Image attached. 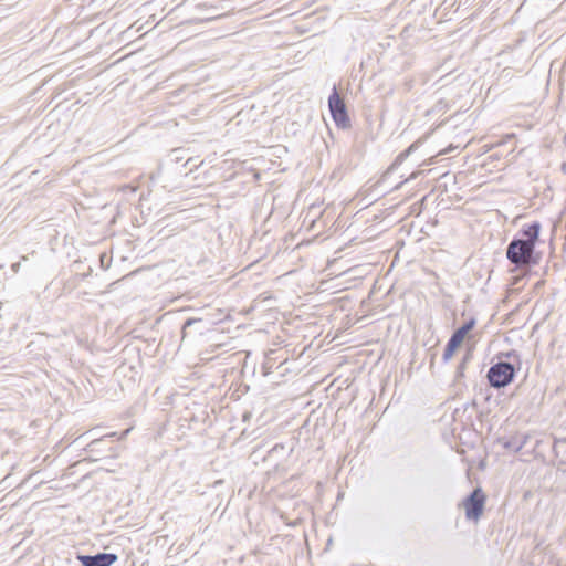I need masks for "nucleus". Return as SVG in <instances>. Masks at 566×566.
<instances>
[{
	"instance_id": "412c9836",
	"label": "nucleus",
	"mask_w": 566,
	"mask_h": 566,
	"mask_svg": "<svg viewBox=\"0 0 566 566\" xmlns=\"http://www.w3.org/2000/svg\"><path fill=\"white\" fill-rule=\"evenodd\" d=\"M116 433L115 432H112L109 434H107V437H114Z\"/></svg>"
},
{
	"instance_id": "f03ea898",
	"label": "nucleus",
	"mask_w": 566,
	"mask_h": 566,
	"mask_svg": "<svg viewBox=\"0 0 566 566\" xmlns=\"http://www.w3.org/2000/svg\"><path fill=\"white\" fill-rule=\"evenodd\" d=\"M518 368L510 361L500 360L493 364L486 374L490 386L495 389L509 386L514 380Z\"/></svg>"
},
{
	"instance_id": "4468645a",
	"label": "nucleus",
	"mask_w": 566,
	"mask_h": 566,
	"mask_svg": "<svg viewBox=\"0 0 566 566\" xmlns=\"http://www.w3.org/2000/svg\"><path fill=\"white\" fill-rule=\"evenodd\" d=\"M467 360H468V357H464L462 359V361L459 364L458 369H457V375L458 376H463V371L465 369Z\"/></svg>"
},
{
	"instance_id": "423d86ee",
	"label": "nucleus",
	"mask_w": 566,
	"mask_h": 566,
	"mask_svg": "<svg viewBox=\"0 0 566 566\" xmlns=\"http://www.w3.org/2000/svg\"><path fill=\"white\" fill-rule=\"evenodd\" d=\"M539 230H541V224H539V222L535 221V222L528 224L527 227L523 228L522 233H523L524 238H521V239L523 241L531 242V243H533V245H535L536 241L538 240Z\"/></svg>"
},
{
	"instance_id": "1a4fd4ad",
	"label": "nucleus",
	"mask_w": 566,
	"mask_h": 566,
	"mask_svg": "<svg viewBox=\"0 0 566 566\" xmlns=\"http://www.w3.org/2000/svg\"><path fill=\"white\" fill-rule=\"evenodd\" d=\"M415 147H416V146H415V144H412V145H410L406 150H403L402 153H400V154L397 156V158H396V160H395V163H394V166H395V165H399V164H401V163H402V161H403V160H405V159H406V158H407V157H408V156L413 151Z\"/></svg>"
},
{
	"instance_id": "39448f33",
	"label": "nucleus",
	"mask_w": 566,
	"mask_h": 566,
	"mask_svg": "<svg viewBox=\"0 0 566 566\" xmlns=\"http://www.w3.org/2000/svg\"><path fill=\"white\" fill-rule=\"evenodd\" d=\"M82 566H111L117 560V555L113 553H98L96 555H78Z\"/></svg>"
},
{
	"instance_id": "f3484780",
	"label": "nucleus",
	"mask_w": 566,
	"mask_h": 566,
	"mask_svg": "<svg viewBox=\"0 0 566 566\" xmlns=\"http://www.w3.org/2000/svg\"><path fill=\"white\" fill-rule=\"evenodd\" d=\"M20 266H21V263L20 262H15L11 265V270L14 272V273H18L19 270H20Z\"/></svg>"
},
{
	"instance_id": "9b49d317",
	"label": "nucleus",
	"mask_w": 566,
	"mask_h": 566,
	"mask_svg": "<svg viewBox=\"0 0 566 566\" xmlns=\"http://www.w3.org/2000/svg\"><path fill=\"white\" fill-rule=\"evenodd\" d=\"M455 349H457V347L452 346V344L450 342H448L446 345L444 352H443V359L444 360L450 359L453 356Z\"/></svg>"
},
{
	"instance_id": "6ab92c4d",
	"label": "nucleus",
	"mask_w": 566,
	"mask_h": 566,
	"mask_svg": "<svg viewBox=\"0 0 566 566\" xmlns=\"http://www.w3.org/2000/svg\"><path fill=\"white\" fill-rule=\"evenodd\" d=\"M520 280H521L520 277H515L513 281V284H518Z\"/></svg>"
},
{
	"instance_id": "dca6fc26",
	"label": "nucleus",
	"mask_w": 566,
	"mask_h": 566,
	"mask_svg": "<svg viewBox=\"0 0 566 566\" xmlns=\"http://www.w3.org/2000/svg\"><path fill=\"white\" fill-rule=\"evenodd\" d=\"M516 444H518V440L517 439H512V440H510L509 442L505 443V448L515 451Z\"/></svg>"
},
{
	"instance_id": "0eeeda50",
	"label": "nucleus",
	"mask_w": 566,
	"mask_h": 566,
	"mask_svg": "<svg viewBox=\"0 0 566 566\" xmlns=\"http://www.w3.org/2000/svg\"><path fill=\"white\" fill-rule=\"evenodd\" d=\"M553 452L556 458L560 459V462L566 464V437L554 438Z\"/></svg>"
},
{
	"instance_id": "7ed1b4c3",
	"label": "nucleus",
	"mask_w": 566,
	"mask_h": 566,
	"mask_svg": "<svg viewBox=\"0 0 566 566\" xmlns=\"http://www.w3.org/2000/svg\"><path fill=\"white\" fill-rule=\"evenodd\" d=\"M328 108L337 127L345 129L350 126L346 104L335 86L328 97Z\"/></svg>"
},
{
	"instance_id": "a211bd4d",
	"label": "nucleus",
	"mask_w": 566,
	"mask_h": 566,
	"mask_svg": "<svg viewBox=\"0 0 566 566\" xmlns=\"http://www.w3.org/2000/svg\"><path fill=\"white\" fill-rule=\"evenodd\" d=\"M129 431H130V429L125 430V431L122 433V437H120V438H123V437L127 436Z\"/></svg>"
},
{
	"instance_id": "20e7f679",
	"label": "nucleus",
	"mask_w": 566,
	"mask_h": 566,
	"mask_svg": "<svg viewBox=\"0 0 566 566\" xmlns=\"http://www.w3.org/2000/svg\"><path fill=\"white\" fill-rule=\"evenodd\" d=\"M485 495L481 488L474 489L463 501L465 517L471 521H478L484 509Z\"/></svg>"
},
{
	"instance_id": "ddd939ff",
	"label": "nucleus",
	"mask_w": 566,
	"mask_h": 566,
	"mask_svg": "<svg viewBox=\"0 0 566 566\" xmlns=\"http://www.w3.org/2000/svg\"><path fill=\"white\" fill-rule=\"evenodd\" d=\"M199 322H201V319H195V318H189V319H187V321L184 323V326H182V335H184V337H185V336H186V334H187V329H188L191 325H193V324H196V323H199Z\"/></svg>"
},
{
	"instance_id": "f8f14e48",
	"label": "nucleus",
	"mask_w": 566,
	"mask_h": 566,
	"mask_svg": "<svg viewBox=\"0 0 566 566\" xmlns=\"http://www.w3.org/2000/svg\"><path fill=\"white\" fill-rule=\"evenodd\" d=\"M464 339L459 336L457 333L453 332V334L451 335V337L449 338L448 342H450L452 344V346H455L457 348L462 344Z\"/></svg>"
},
{
	"instance_id": "f257e3e1",
	"label": "nucleus",
	"mask_w": 566,
	"mask_h": 566,
	"mask_svg": "<svg viewBox=\"0 0 566 566\" xmlns=\"http://www.w3.org/2000/svg\"><path fill=\"white\" fill-rule=\"evenodd\" d=\"M534 251L533 243L514 238L506 248V258L520 269H530L536 264Z\"/></svg>"
},
{
	"instance_id": "2eb2a0df",
	"label": "nucleus",
	"mask_w": 566,
	"mask_h": 566,
	"mask_svg": "<svg viewBox=\"0 0 566 566\" xmlns=\"http://www.w3.org/2000/svg\"><path fill=\"white\" fill-rule=\"evenodd\" d=\"M527 439L528 437L527 436H523L520 440H518V444H516L515 447V452H518L521 449L524 448V446L527 443Z\"/></svg>"
},
{
	"instance_id": "aec40b11",
	"label": "nucleus",
	"mask_w": 566,
	"mask_h": 566,
	"mask_svg": "<svg viewBox=\"0 0 566 566\" xmlns=\"http://www.w3.org/2000/svg\"><path fill=\"white\" fill-rule=\"evenodd\" d=\"M511 356H516V355H515V354H513V353H507V354H506V357H511Z\"/></svg>"
},
{
	"instance_id": "6e6552de",
	"label": "nucleus",
	"mask_w": 566,
	"mask_h": 566,
	"mask_svg": "<svg viewBox=\"0 0 566 566\" xmlns=\"http://www.w3.org/2000/svg\"><path fill=\"white\" fill-rule=\"evenodd\" d=\"M475 318L471 317L468 319L462 326L457 328L454 333H457L459 336H461L463 339L467 337V335L473 329L475 326Z\"/></svg>"
},
{
	"instance_id": "9d476101",
	"label": "nucleus",
	"mask_w": 566,
	"mask_h": 566,
	"mask_svg": "<svg viewBox=\"0 0 566 566\" xmlns=\"http://www.w3.org/2000/svg\"><path fill=\"white\" fill-rule=\"evenodd\" d=\"M415 147H416V146H415V144H412V145H410L406 150H403L402 153H400V154L397 156V158H396V160H395V163H394V166H395V165H399V164H401V163H402V161H403V160H405V159H406V158H407V157H408V156L413 151Z\"/></svg>"
},
{
	"instance_id": "4be33fe9",
	"label": "nucleus",
	"mask_w": 566,
	"mask_h": 566,
	"mask_svg": "<svg viewBox=\"0 0 566 566\" xmlns=\"http://www.w3.org/2000/svg\"><path fill=\"white\" fill-rule=\"evenodd\" d=\"M96 442H98V440H97V439L93 440V441L91 442V444H94V443H96Z\"/></svg>"
}]
</instances>
